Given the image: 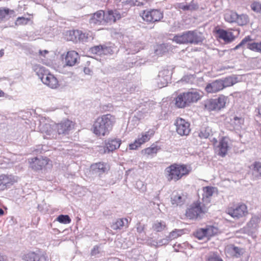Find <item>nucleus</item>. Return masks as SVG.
<instances>
[{
  "instance_id": "1",
  "label": "nucleus",
  "mask_w": 261,
  "mask_h": 261,
  "mask_svg": "<svg viewBox=\"0 0 261 261\" xmlns=\"http://www.w3.org/2000/svg\"><path fill=\"white\" fill-rule=\"evenodd\" d=\"M116 122L114 116L108 114L98 117L93 125V133L98 136H105L109 134Z\"/></svg>"
},
{
  "instance_id": "2",
  "label": "nucleus",
  "mask_w": 261,
  "mask_h": 261,
  "mask_svg": "<svg viewBox=\"0 0 261 261\" xmlns=\"http://www.w3.org/2000/svg\"><path fill=\"white\" fill-rule=\"evenodd\" d=\"M204 40L202 34L197 30L188 31L175 35L173 40L178 44H199Z\"/></svg>"
},
{
  "instance_id": "3",
  "label": "nucleus",
  "mask_w": 261,
  "mask_h": 261,
  "mask_svg": "<svg viewBox=\"0 0 261 261\" xmlns=\"http://www.w3.org/2000/svg\"><path fill=\"white\" fill-rule=\"evenodd\" d=\"M34 70L43 84L53 89L57 88L58 80L53 74L49 73L45 67L39 65H35Z\"/></svg>"
},
{
  "instance_id": "4",
  "label": "nucleus",
  "mask_w": 261,
  "mask_h": 261,
  "mask_svg": "<svg viewBox=\"0 0 261 261\" xmlns=\"http://www.w3.org/2000/svg\"><path fill=\"white\" fill-rule=\"evenodd\" d=\"M167 178L169 181H177L184 175L189 173V170L186 165L174 164L167 167L165 169Z\"/></svg>"
},
{
  "instance_id": "5",
  "label": "nucleus",
  "mask_w": 261,
  "mask_h": 261,
  "mask_svg": "<svg viewBox=\"0 0 261 261\" xmlns=\"http://www.w3.org/2000/svg\"><path fill=\"white\" fill-rule=\"evenodd\" d=\"M205 212L204 204L200 201H196L192 204L186 211V216L190 219L200 218L201 215Z\"/></svg>"
},
{
  "instance_id": "6",
  "label": "nucleus",
  "mask_w": 261,
  "mask_h": 261,
  "mask_svg": "<svg viewBox=\"0 0 261 261\" xmlns=\"http://www.w3.org/2000/svg\"><path fill=\"white\" fill-rule=\"evenodd\" d=\"M140 16L143 20L149 23L160 21L163 18V13L158 9L144 10Z\"/></svg>"
},
{
  "instance_id": "7",
  "label": "nucleus",
  "mask_w": 261,
  "mask_h": 261,
  "mask_svg": "<svg viewBox=\"0 0 261 261\" xmlns=\"http://www.w3.org/2000/svg\"><path fill=\"white\" fill-rule=\"evenodd\" d=\"M227 98L221 95L217 98L210 99L204 101L205 108L209 111L220 110L225 106Z\"/></svg>"
},
{
  "instance_id": "8",
  "label": "nucleus",
  "mask_w": 261,
  "mask_h": 261,
  "mask_svg": "<svg viewBox=\"0 0 261 261\" xmlns=\"http://www.w3.org/2000/svg\"><path fill=\"white\" fill-rule=\"evenodd\" d=\"M226 212L228 214L236 219L244 217L248 214L247 206L244 204H238L229 207Z\"/></svg>"
},
{
  "instance_id": "9",
  "label": "nucleus",
  "mask_w": 261,
  "mask_h": 261,
  "mask_svg": "<svg viewBox=\"0 0 261 261\" xmlns=\"http://www.w3.org/2000/svg\"><path fill=\"white\" fill-rule=\"evenodd\" d=\"M171 80V72L168 69H163L159 72L158 76L154 80V83L158 88L166 86Z\"/></svg>"
},
{
  "instance_id": "10",
  "label": "nucleus",
  "mask_w": 261,
  "mask_h": 261,
  "mask_svg": "<svg viewBox=\"0 0 261 261\" xmlns=\"http://www.w3.org/2000/svg\"><path fill=\"white\" fill-rule=\"evenodd\" d=\"M252 40L250 36L245 37L241 42L236 46L233 49L237 50L240 47H244L245 45L247 46V48L255 51L261 52V42L259 43L252 42L250 41Z\"/></svg>"
},
{
  "instance_id": "11",
  "label": "nucleus",
  "mask_w": 261,
  "mask_h": 261,
  "mask_svg": "<svg viewBox=\"0 0 261 261\" xmlns=\"http://www.w3.org/2000/svg\"><path fill=\"white\" fill-rule=\"evenodd\" d=\"M176 126V131L180 136H188L190 131L189 122L181 118H177L174 123Z\"/></svg>"
},
{
  "instance_id": "12",
  "label": "nucleus",
  "mask_w": 261,
  "mask_h": 261,
  "mask_svg": "<svg viewBox=\"0 0 261 261\" xmlns=\"http://www.w3.org/2000/svg\"><path fill=\"white\" fill-rule=\"evenodd\" d=\"M154 132L152 129L143 133L141 136H139L138 139L135 140L134 143L129 145L130 149H136L140 145L148 141L151 137L154 135Z\"/></svg>"
},
{
  "instance_id": "13",
  "label": "nucleus",
  "mask_w": 261,
  "mask_h": 261,
  "mask_svg": "<svg viewBox=\"0 0 261 261\" xmlns=\"http://www.w3.org/2000/svg\"><path fill=\"white\" fill-rule=\"evenodd\" d=\"M55 129V125L52 126L49 123L42 124L40 126V130L44 134V138L46 139L56 138L57 133Z\"/></svg>"
},
{
  "instance_id": "14",
  "label": "nucleus",
  "mask_w": 261,
  "mask_h": 261,
  "mask_svg": "<svg viewBox=\"0 0 261 261\" xmlns=\"http://www.w3.org/2000/svg\"><path fill=\"white\" fill-rule=\"evenodd\" d=\"M55 127L59 135L67 134L73 127V123L71 121L67 119L60 123L55 124Z\"/></svg>"
},
{
  "instance_id": "15",
  "label": "nucleus",
  "mask_w": 261,
  "mask_h": 261,
  "mask_svg": "<svg viewBox=\"0 0 261 261\" xmlns=\"http://www.w3.org/2000/svg\"><path fill=\"white\" fill-rule=\"evenodd\" d=\"M121 18V15L117 10H111L105 12L104 21L107 23H114Z\"/></svg>"
},
{
  "instance_id": "16",
  "label": "nucleus",
  "mask_w": 261,
  "mask_h": 261,
  "mask_svg": "<svg viewBox=\"0 0 261 261\" xmlns=\"http://www.w3.org/2000/svg\"><path fill=\"white\" fill-rule=\"evenodd\" d=\"M48 162V159L46 158L37 157L32 159L30 163L31 167L35 170H41L45 167Z\"/></svg>"
},
{
  "instance_id": "17",
  "label": "nucleus",
  "mask_w": 261,
  "mask_h": 261,
  "mask_svg": "<svg viewBox=\"0 0 261 261\" xmlns=\"http://www.w3.org/2000/svg\"><path fill=\"white\" fill-rule=\"evenodd\" d=\"M65 60L67 66H72L79 62L80 56L76 51L70 50L67 52Z\"/></svg>"
},
{
  "instance_id": "18",
  "label": "nucleus",
  "mask_w": 261,
  "mask_h": 261,
  "mask_svg": "<svg viewBox=\"0 0 261 261\" xmlns=\"http://www.w3.org/2000/svg\"><path fill=\"white\" fill-rule=\"evenodd\" d=\"M224 89L221 80H217L208 84L205 87V90L208 93H216Z\"/></svg>"
},
{
  "instance_id": "19",
  "label": "nucleus",
  "mask_w": 261,
  "mask_h": 261,
  "mask_svg": "<svg viewBox=\"0 0 261 261\" xmlns=\"http://www.w3.org/2000/svg\"><path fill=\"white\" fill-rule=\"evenodd\" d=\"M105 12L102 10L98 11L92 16L89 19V23L91 25H100L104 21Z\"/></svg>"
},
{
  "instance_id": "20",
  "label": "nucleus",
  "mask_w": 261,
  "mask_h": 261,
  "mask_svg": "<svg viewBox=\"0 0 261 261\" xmlns=\"http://www.w3.org/2000/svg\"><path fill=\"white\" fill-rule=\"evenodd\" d=\"M121 144V140L118 139H111L108 140L106 142V147L104 148V152H110L118 148Z\"/></svg>"
},
{
  "instance_id": "21",
  "label": "nucleus",
  "mask_w": 261,
  "mask_h": 261,
  "mask_svg": "<svg viewBox=\"0 0 261 261\" xmlns=\"http://www.w3.org/2000/svg\"><path fill=\"white\" fill-rule=\"evenodd\" d=\"M186 94L190 105L192 103L197 102L202 96L200 91L194 89H192L186 92Z\"/></svg>"
},
{
  "instance_id": "22",
  "label": "nucleus",
  "mask_w": 261,
  "mask_h": 261,
  "mask_svg": "<svg viewBox=\"0 0 261 261\" xmlns=\"http://www.w3.org/2000/svg\"><path fill=\"white\" fill-rule=\"evenodd\" d=\"M175 105L179 108L190 106L186 92L180 93L175 99Z\"/></svg>"
},
{
  "instance_id": "23",
  "label": "nucleus",
  "mask_w": 261,
  "mask_h": 261,
  "mask_svg": "<svg viewBox=\"0 0 261 261\" xmlns=\"http://www.w3.org/2000/svg\"><path fill=\"white\" fill-rule=\"evenodd\" d=\"M175 105L179 108L190 106L186 92L180 93L175 99Z\"/></svg>"
},
{
  "instance_id": "24",
  "label": "nucleus",
  "mask_w": 261,
  "mask_h": 261,
  "mask_svg": "<svg viewBox=\"0 0 261 261\" xmlns=\"http://www.w3.org/2000/svg\"><path fill=\"white\" fill-rule=\"evenodd\" d=\"M228 147L227 139L222 138L217 146L218 154L222 157L224 156L227 152Z\"/></svg>"
},
{
  "instance_id": "25",
  "label": "nucleus",
  "mask_w": 261,
  "mask_h": 261,
  "mask_svg": "<svg viewBox=\"0 0 261 261\" xmlns=\"http://www.w3.org/2000/svg\"><path fill=\"white\" fill-rule=\"evenodd\" d=\"M216 188L213 187H205L203 188L202 200L206 203L210 202V198L213 195Z\"/></svg>"
},
{
  "instance_id": "26",
  "label": "nucleus",
  "mask_w": 261,
  "mask_h": 261,
  "mask_svg": "<svg viewBox=\"0 0 261 261\" xmlns=\"http://www.w3.org/2000/svg\"><path fill=\"white\" fill-rule=\"evenodd\" d=\"M186 200V196L182 193H176L173 194L171 198V201L172 205L176 206L182 205Z\"/></svg>"
},
{
  "instance_id": "27",
  "label": "nucleus",
  "mask_w": 261,
  "mask_h": 261,
  "mask_svg": "<svg viewBox=\"0 0 261 261\" xmlns=\"http://www.w3.org/2000/svg\"><path fill=\"white\" fill-rule=\"evenodd\" d=\"M12 185V179L8 176L5 175L0 176V191L4 190Z\"/></svg>"
},
{
  "instance_id": "28",
  "label": "nucleus",
  "mask_w": 261,
  "mask_h": 261,
  "mask_svg": "<svg viewBox=\"0 0 261 261\" xmlns=\"http://www.w3.org/2000/svg\"><path fill=\"white\" fill-rule=\"evenodd\" d=\"M178 7L179 9L182 10L183 11H194L198 9L199 6L197 3H195L194 1L191 2L188 4H184L182 3L179 4Z\"/></svg>"
},
{
  "instance_id": "29",
  "label": "nucleus",
  "mask_w": 261,
  "mask_h": 261,
  "mask_svg": "<svg viewBox=\"0 0 261 261\" xmlns=\"http://www.w3.org/2000/svg\"><path fill=\"white\" fill-rule=\"evenodd\" d=\"M220 38L224 40L226 42H231L233 40V37L231 32H227L224 30H219L217 31Z\"/></svg>"
},
{
  "instance_id": "30",
  "label": "nucleus",
  "mask_w": 261,
  "mask_h": 261,
  "mask_svg": "<svg viewBox=\"0 0 261 261\" xmlns=\"http://www.w3.org/2000/svg\"><path fill=\"white\" fill-rule=\"evenodd\" d=\"M91 168L93 173L98 174L99 175L103 173L106 171V166L101 163L92 165Z\"/></svg>"
},
{
  "instance_id": "31",
  "label": "nucleus",
  "mask_w": 261,
  "mask_h": 261,
  "mask_svg": "<svg viewBox=\"0 0 261 261\" xmlns=\"http://www.w3.org/2000/svg\"><path fill=\"white\" fill-rule=\"evenodd\" d=\"M128 220L126 218L118 219L111 225V228L115 230L121 229L125 224H127Z\"/></svg>"
},
{
  "instance_id": "32",
  "label": "nucleus",
  "mask_w": 261,
  "mask_h": 261,
  "mask_svg": "<svg viewBox=\"0 0 261 261\" xmlns=\"http://www.w3.org/2000/svg\"><path fill=\"white\" fill-rule=\"evenodd\" d=\"M66 39L68 41H71L73 42H78V36H79V30H70L66 32Z\"/></svg>"
},
{
  "instance_id": "33",
  "label": "nucleus",
  "mask_w": 261,
  "mask_h": 261,
  "mask_svg": "<svg viewBox=\"0 0 261 261\" xmlns=\"http://www.w3.org/2000/svg\"><path fill=\"white\" fill-rule=\"evenodd\" d=\"M224 88L233 85L238 82V78L233 76H228L224 80H221Z\"/></svg>"
},
{
  "instance_id": "34",
  "label": "nucleus",
  "mask_w": 261,
  "mask_h": 261,
  "mask_svg": "<svg viewBox=\"0 0 261 261\" xmlns=\"http://www.w3.org/2000/svg\"><path fill=\"white\" fill-rule=\"evenodd\" d=\"M237 18V13L232 11H227L224 14V19L228 22H236Z\"/></svg>"
},
{
  "instance_id": "35",
  "label": "nucleus",
  "mask_w": 261,
  "mask_h": 261,
  "mask_svg": "<svg viewBox=\"0 0 261 261\" xmlns=\"http://www.w3.org/2000/svg\"><path fill=\"white\" fill-rule=\"evenodd\" d=\"M213 135V131L210 126H204L201 128L199 136L201 138H207Z\"/></svg>"
},
{
  "instance_id": "36",
  "label": "nucleus",
  "mask_w": 261,
  "mask_h": 261,
  "mask_svg": "<svg viewBox=\"0 0 261 261\" xmlns=\"http://www.w3.org/2000/svg\"><path fill=\"white\" fill-rule=\"evenodd\" d=\"M252 166V174L255 178H258L261 176V162H255Z\"/></svg>"
},
{
  "instance_id": "37",
  "label": "nucleus",
  "mask_w": 261,
  "mask_h": 261,
  "mask_svg": "<svg viewBox=\"0 0 261 261\" xmlns=\"http://www.w3.org/2000/svg\"><path fill=\"white\" fill-rule=\"evenodd\" d=\"M249 19L248 15L244 14L241 15H238L237 14L236 23H237L239 25H246L249 22Z\"/></svg>"
},
{
  "instance_id": "38",
  "label": "nucleus",
  "mask_w": 261,
  "mask_h": 261,
  "mask_svg": "<svg viewBox=\"0 0 261 261\" xmlns=\"http://www.w3.org/2000/svg\"><path fill=\"white\" fill-rule=\"evenodd\" d=\"M166 223L164 221H156L152 225V229L157 232H161L166 227Z\"/></svg>"
},
{
  "instance_id": "39",
  "label": "nucleus",
  "mask_w": 261,
  "mask_h": 261,
  "mask_svg": "<svg viewBox=\"0 0 261 261\" xmlns=\"http://www.w3.org/2000/svg\"><path fill=\"white\" fill-rule=\"evenodd\" d=\"M167 45L165 44H160L155 49V54L158 56H162L168 50Z\"/></svg>"
},
{
  "instance_id": "40",
  "label": "nucleus",
  "mask_w": 261,
  "mask_h": 261,
  "mask_svg": "<svg viewBox=\"0 0 261 261\" xmlns=\"http://www.w3.org/2000/svg\"><path fill=\"white\" fill-rule=\"evenodd\" d=\"M204 229L207 237H212L218 232V229L213 226H207Z\"/></svg>"
},
{
  "instance_id": "41",
  "label": "nucleus",
  "mask_w": 261,
  "mask_h": 261,
  "mask_svg": "<svg viewBox=\"0 0 261 261\" xmlns=\"http://www.w3.org/2000/svg\"><path fill=\"white\" fill-rule=\"evenodd\" d=\"M91 36L88 34L83 33L79 30V36H78V41L82 42H88Z\"/></svg>"
},
{
  "instance_id": "42",
  "label": "nucleus",
  "mask_w": 261,
  "mask_h": 261,
  "mask_svg": "<svg viewBox=\"0 0 261 261\" xmlns=\"http://www.w3.org/2000/svg\"><path fill=\"white\" fill-rule=\"evenodd\" d=\"M260 221V218L258 216H254L252 217L250 220L249 223H248V225H251L252 227L254 228V231L256 230L258 224Z\"/></svg>"
},
{
  "instance_id": "43",
  "label": "nucleus",
  "mask_w": 261,
  "mask_h": 261,
  "mask_svg": "<svg viewBox=\"0 0 261 261\" xmlns=\"http://www.w3.org/2000/svg\"><path fill=\"white\" fill-rule=\"evenodd\" d=\"M182 230L181 229H175L171 232L168 237L169 240H172L180 236L182 234Z\"/></svg>"
},
{
  "instance_id": "44",
  "label": "nucleus",
  "mask_w": 261,
  "mask_h": 261,
  "mask_svg": "<svg viewBox=\"0 0 261 261\" xmlns=\"http://www.w3.org/2000/svg\"><path fill=\"white\" fill-rule=\"evenodd\" d=\"M160 149V147H159L158 146L152 145L150 147L144 149V152L146 154H151L156 153Z\"/></svg>"
},
{
  "instance_id": "45",
  "label": "nucleus",
  "mask_w": 261,
  "mask_h": 261,
  "mask_svg": "<svg viewBox=\"0 0 261 261\" xmlns=\"http://www.w3.org/2000/svg\"><path fill=\"white\" fill-rule=\"evenodd\" d=\"M57 220L63 224H68L71 222V219L68 215H61L57 217Z\"/></svg>"
},
{
  "instance_id": "46",
  "label": "nucleus",
  "mask_w": 261,
  "mask_h": 261,
  "mask_svg": "<svg viewBox=\"0 0 261 261\" xmlns=\"http://www.w3.org/2000/svg\"><path fill=\"white\" fill-rule=\"evenodd\" d=\"M195 236L199 240H202L204 238L207 237L204 228L198 229L194 233Z\"/></svg>"
},
{
  "instance_id": "47",
  "label": "nucleus",
  "mask_w": 261,
  "mask_h": 261,
  "mask_svg": "<svg viewBox=\"0 0 261 261\" xmlns=\"http://www.w3.org/2000/svg\"><path fill=\"white\" fill-rule=\"evenodd\" d=\"M207 261H223L222 259L216 253L210 254L207 258Z\"/></svg>"
},
{
  "instance_id": "48",
  "label": "nucleus",
  "mask_w": 261,
  "mask_h": 261,
  "mask_svg": "<svg viewBox=\"0 0 261 261\" xmlns=\"http://www.w3.org/2000/svg\"><path fill=\"white\" fill-rule=\"evenodd\" d=\"M30 19L28 18L19 17L17 18V20H16L15 22V24L17 25L27 24L30 21Z\"/></svg>"
},
{
  "instance_id": "49",
  "label": "nucleus",
  "mask_w": 261,
  "mask_h": 261,
  "mask_svg": "<svg viewBox=\"0 0 261 261\" xmlns=\"http://www.w3.org/2000/svg\"><path fill=\"white\" fill-rule=\"evenodd\" d=\"M91 52L93 54H97L98 55H102V45L94 46L90 49Z\"/></svg>"
},
{
  "instance_id": "50",
  "label": "nucleus",
  "mask_w": 261,
  "mask_h": 261,
  "mask_svg": "<svg viewBox=\"0 0 261 261\" xmlns=\"http://www.w3.org/2000/svg\"><path fill=\"white\" fill-rule=\"evenodd\" d=\"M113 52L111 47L102 45V55H112L113 54Z\"/></svg>"
},
{
  "instance_id": "51",
  "label": "nucleus",
  "mask_w": 261,
  "mask_h": 261,
  "mask_svg": "<svg viewBox=\"0 0 261 261\" xmlns=\"http://www.w3.org/2000/svg\"><path fill=\"white\" fill-rule=\"evenodd\" d=\"M231 250L232 252L234 253V255L237 257L239 256L241 254H242V249L238 247L232 246L231 247Z\"/></svg>"
},
{
  "instance_id": "52",
  "label": "nucleus",
  "mask_w": 261,
  "mask_h": 261,
  "mask_svg": "<svg viewBox=\"0 0 261 261\" xmlns=\"http://www.w3.org/2000/svg\"><path fill=\"white\" fill-rule=\"evenodd\" d=\"M251 9L255 12L261 13V4L254 3L251 5Z\"/></svg>"
},
{
  "instance_id": "53",
  "label": "nucleus",
  "mask_w": 261,
  "mask_h": 261,
  "mask_svg": "<svg viewBox=\"0 0 261 261\" xmlns=\"http://www.w3.org/2000/svg\"><path fill=\"white\" fill-rule=\"evenodd\" d=\"M9 13L8 9H0V20L4 18Z\"/></svg>"
},
{
  "instance_id": "54",
  "label": "nucleus",
  "mask_w": 261,
  "mask_h": 261,
  "mask_svg": "<svg viewBox=\"0 0 261 261\" xmlns=\"http://www.w3.org/2000/svg\"><path fill=\"white\" fill-rule=\"evenodd\" d=\"M193 79V76L191 75H187L184 76L180 82H185L186 83H190L192 82V79Z\"/></svg>"
},
{
  "instance_id": "55",
  "label": "nucleus",
  "mask_w": 261,
  "mask_h": 261,
  "mask_svg": "<svg viewBox=\"0 0 261 261\" xmlns=\"http://www.w3.org/2000/svg\"><path fill=\"white\" fill-rule=\"evenodd\" d=\"M233 120L234 123L238 126H240L243 122V119L241 118L238 117H234L233 118Z\"/></svg>"
},
{
  "instance_id": "56",
  "label": "nucleus",
  "mask_w": 261,
  "mask_h": 261,
  "mask_svg": "<svg viewBox=\"0 0 261 261\" xmlns=\"http://www.w3.org/2000/svg\"><path fill=\"white\" fill-rule=\"evenodd\" d=\"M170 241H171V240H169V238H168V237H167L166 238L163 239L161 240L160 241H159V244L160 245H166V244H167Z\"/></svg>"
},
{
  "instance_id": "57",
  "label": "nucleus",
  "mask_w": 261,
  "mask_h": 261,
  "mask_svg": "<svg viewBox=\"0 0 261 261\" xmlns=\"http://www.w3.org/2000/svg\"><path fill=\"white\" fill-rule=\"evenodd\" d=\"M37 254V257H35V261H40V258L42 257H47L45 254L41 252L40 251H38L36 252Z\"/></svg>"
},
{
  "instance_id": "58",
  "label": "nucleus",
  "mask_w": 261,
  "mask_h": 261,
  "mask_svg": "<svg viewBox=\"0 0 261 261\" xmlns=\"http://www.w3.org/2000/svg\"><path fill=\"white\" fill-rule=\"evenodd\" d=\"M144 228H145L144 225H142L141 223H139L138 224V226L137 227V230L138 232H139V233L142 232L144 230Z\"/></svg>"
},
{
  "instance_id": "59",
  "label": "nucleus",
  "mask_w": 261,
  "mask_h": 261,
  "mask_svg": "<svg viewBox=\"0 0 261 261\" xmlns=\"http://www.w3.org/2000/svg\"><path fill=\"white\" fill-rule=\"evenodd\" d=\"M99 253L98 247L97 246H95L94 248L92 249L91 252V254L92 255H96Z\"/></svg>"
},
{
  "instance_id": "60",
  "label": "nucleus",
  "mask_w": 261,
  "mask_h": 261,
  "mask_svg": "<svg viewBox=\"0 0 261 261\" xmlns=\"http://www.w3.org/2000/svg\"><path fill=\"white\" fill-rule=\"evenodd\" d=\"M181 247V245L180 244H174L173 247L174 248V250L175 251H180V248Z\"/></svg>"
},
{
  "instance_id": "61",
  "label": "nucleus",
  "mask_w": 261,
  "mask_h": 261,
  "mask_svg": "<svg viewBox=\"0 0 261 261\" xmlns=\"http://www.w3.org/2000/svg\"><path fill=\"white\" fill-rule=\"evenodd\" d=\"M84 72L86 74H90L91 70L89 68L85 67L84 69Z\"/></svg>"
},
{
  "instance_id": "62",
  "label": "nucleus",
  "mask_w": 261,
  "mask_h": 261,
  "mask_svg": "<svg viewBox=\"0 0 261 261\" xmlns=\"http://www.w3.org/2000/svg\"><path fill=\"white\" fill-rule=\"evenodd\" d=\"M135 5H136L138 6H142V5H143V3L142 2L136 1V3H135Z\"/></svg>"
},
{
  "instance_id": "63",
  "label": "nucleus",
  "mask_w": 261,
  "mask_h": 261,
  "mask_svg": "<svg viewBox=\"0 0 261 261\" xmlns=\"http://www.w3.org/2000/svg\"><path fill=\"white\" fill-rule=\"evenodd\" d=\"M143 117V115H141L140 113H138L137 117L139 119H141Z\"/></svg>"
},
{
  "instance_id": "64",
  "label": "nucleus",
  "mask_w": 261,
  "mask_h": 261,
  "mask_svg": "<svg viewBox=\"0 0 261 261\" xmlns=\"http://www.w3.org/2000/svg\"><path fill=\"white\" fill-rule=\"evenodd\" d=\"M4 55V52L3 49L0 50V58L3 57Z\"/></svg>"
}]
</instances>
